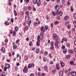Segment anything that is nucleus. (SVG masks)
I'll list each match as a JSON object with an SVG mask.
<instances>
[{
	"label": "nucleus",
	"mask_w": 76,
	"mask_h": 76,
	"mask_svg": "<svg viewBox=\"0 0 76 76\" xmlns=\"http://www.w3.org/2000/svg\"><path fill=\"white\" fill-rule=\"evenodd\" d=\"M76 72H71V75L73 76H76Z\"/></svg>",
	"instance_id": "nucleus-18"
},
{
	"label": "nucleus",
	"mask_w": 76,
	"mask_h": 76,
	"mask_svg": "<svg viewBox=\"0 0 76 76\" xmlns=\"http://www.w3.org/2000/svg\"><path fill=\"white\" fill-rule=\"evenodd\" d=\"M40 39L41 40H42L43 37H44V34L42 32H41L40 34Z\"/></svg>",
	"instance_id": "nucleus-9"
},
{
	"label": "nucleus",
	"mask_w": 76,
	"mask_h": 76,
	"mask_svg": "<svg viewBox=\"0 0 76 76\" xmlns=\"http://www.w3.org/2000/svg\"><path fill=\"white\" fill-rule=\"evenodd\" d=\"M69 19V16L68 15L65 16L64 17V20H66Z\"/></svg>",
	"instance_id": "nucleus-17"
},
{
	"label": "nucleus",
	"mask_w": 76,
	"mask_h": 76,
	"mask_svg": "<svg viewBox=\"0 0 76 76\" xmlns=\"http://www.w3.org/2000/svg\"><path fill=\"white\" fill-rule=\"evenodd\" d=\"M5 66L7 69H10V65L9 64L5 65Z\"/></svg>",
	"instance_id": "nucleus-12"
},
{
	"label": "nucleus",
	"mask_w": 76,
	"mask_h": 76,
	"mask_svg": "<svg viewBox=\"0 0 76 76\" xmlns=\"http://www.w3.org/2000/svg\"><path fill=\"white\" fill-rule=\"evenodd\" d=\"M64 63L63 62H62L61 64V66H62V67H64Z\"/></svg>",
	"instance_id": "nucleus-38"
},
{
	"label": "nucleus",
	"mask_w": 76,
	"mask_h": 76,
	"mask_svg": "<svg viewBox=\"0 0 76 76\" xmlns=\"http://www.w3.org/2000/svg\"><path fill=\"white\" fill-rule=\"evenodd\" d=\"M33 11H36V8H35L34 7H33Z\"/></svg>",
	"instance_id": "nucleus-52"
},
{
	"label": "nucleus",
	"mask_w": 76,
	"mask_h": 76,
	"mask_svg": "<svg viewBox=\"0 0 76 76\" xmlns=\"http://www.w3.org/2000/svg\"><path fill=\"white\" fill-rule=\"evenodd\" d=\"M11 22H12V23H13V22H14L13 18H12L11 19Z\"/></svg>",
	"instance_id": "nucleus-61"
},
{
	"label": "nucleus",
	"mask_w": 76,
	"mask_h": 76,
	"mask_svg": "<svg viewBox=\"0 0 76 76\" xmlns=\"http://www.w3.org/2000/svg\"><path fill=\"white\" fill-rule=\"evenodd\" d=\"M57 20H60V16H57Z\"/></svg>",
	"instance_id": "nucleus-51"
},
{
	"label": "nucleus",
	"mask_w": 76,
	"mask_h": 76,
	"mask_svg": "<svg viewBox=\"0 0 76 76\" xmlns=\"http://www.w3.org/2000/svg\"><path fill=\"white\" fill-rule=\"evenodd\" d=\"M63 71H60L59 72V76H62L63 75Z\"/></svg>",
	"instance_id": "nucleus-20"
},
{
	"label": "nucleus",
	"mask_w": 76,
	"mask_h": 76,
	"mask_svg": "<svg viewBox=\"0 0 76 76\" xmlns=\"http://www.w3.org/2000/svg\"><path fill=\"white\" fill-rule=\"evenodd\" d=\"M7 68L5 66V67L4 68V71H7Z\"/></svg>",
	"instance_id": "nucleus-41"
},
{
	"label": "nucleus",
	"mask_w": 76,
	"mask_h": 76,
	"mask_svg": "<svg viewBox=\"0 0 76 76\" xmlns=\"http://www.w3.org/2000/svg\"><path fill=\"white\" fill-rule=\"evenodd\" d=\"M25 28L26 31H28L29 29V27H28V26H26Z\"/></svg>",
	"instance_id": "nucleus-31"
},
{
	"label": "nucleus",
	"mask_w": 76,
	"mask_h": 76,
	"mask_svg": "<svg viewBox=\"0 0 76 76\" xmlns=\"http://www.w3.org/2000/svg\"><path fill=\"white\" fill-rule=\"evenodd\" d=\"M67 26H68V29H70L71 28V26H70V24Z\"/></svg>",
	"instance_id": "nucleus-53"
},
{
	"label": "nucleus",
	"mask_w": 76,
	"mask_h": 76,
	"mask_svg": "<svg viewBox=\"0 0 76 76\" xmlns=\"http://www.w3.org/2000/svg\"><path fill=\"white\" fill-rule=\"evenodd\" d=\"M70 57V55H67L66 56V58H69Z\"/></svg>",
	"instance_id": "nucleus-42"
},
{
	"label": "nucleus",
	"mask_w": 76,
	"mask_h": 76,
	"mask_svg": "<svg viewBox=\"0 0 76 76\" xmlns=\"http://www.w3.org/2000/svg\"><path fill=\"white\" fill-rule=\"evenodd\" d=\"M62 4L64 5V3H65V0H62Z\"/></svg>",
	"instance_id": "nucleus-36"
},
{
	"label": "nucleus",
	"mask_w": 76,
	"mask_h": 76,
	"mask_svg": "<svg viewBox=\"0 0 76 76\" xmlns=\"http://www.w3.org/2000/svg\"><path fill=\"white\" fill-rule=\"evenodd\" d=\"M38 76H40L41 75V72H38Z\"/></svg>",
	"instance_id": "nucleus-62"
},
{
	"label": "nucleus",
	"mask_w": 76,
	"mask_h": 76,
	"mask_svg": "<svg viewBox=\"0 0 76 76\" xmlns=\"http://www.w3.org/2000/svg\"><path fill=\"white\" fill-rule=\"evenodd\" d=\"M53 39L55 40V42H56V41H58L57 40H58V36L56 34H53Z\"/></svg>",
	"instance_id": "nucleus-4"
},
{
	"label": "nucleus",
	"mask_w": 76,
	"mask_h": 76,
	"mask_svg": "<svg viewBox=\"0 0 76 76\" xmlns=\"http://www.w3.org/2000/svg\"><path fill=\"white\" fill-rule=\"evenodd\" d=\"M41 38V37H40V36H39V35H38L37 37V41H38L39 40V38Z\"/></svg>",
	"instance_id": "nucleus-49"
},
{
	"label": "nucleus",
	"mask_w": 76,
	"mask_h": 76,
	"mask_svg": "<svg viewBox=\"0 0 76 76\" xmlns=\"http://www.w3.org/2000/svg\"><path fill=\"white\" fill-rule=\"evenodd\" d=\"M40 31L42 32L43 33L45 32V28L44 27V26H42L40 28Z\"/></svg>",
	"instance_id": "nucleus-6"
},
{
	"label": "nucleus",
	"mask_w": 76,
	"mask_h": 76,
	"mask_svg": "<svg viewBox=\"0 0 76 76\" xmlns=\"http://www.w3.org/2000/svg\"><path fill=\"white\" fill-rule=\"evenodd\" d=\"M28 72V68H27V66H25L24 67V69L23 70V72L24 73H26Z\"/></svg>",
	"instance_id": "nucleus-3"
},
{
	"label": "nucleus",
	"mask_w": 76,
	"mask_h": 76,
	"mask_svg": "<svg viewBox=\"0 0 76 76\" xmlns=\"http://www.w3.org/2000/svg\"><path fill=\"white\" fill-rule=\"evenodd\" d=\"M56 14L57 15L61 16L63 15V12L61 11L58 12L57 11Z\"/></svg>",
	"instance_id": "nucleus-7"
},
{
	"label": "nucleus",
	"mask_w": 76,
	"mask_h": 76,
	"mask_svg": "<svg viewBox=\"0 0 76 76\" xmlns=\"http://www.w3.org/2000/svg\"><path fill=\"white\" fill-rule=\"evenodd\" d=\"M73 17L74 18H75V19H76V13H75L74 14Z\"/></svg>",
	"instance_id": "nucleus-32"
},
{
	"label": "nucleus",
	"mask_w": 76,
	"mask_h": 76,
	"mask_svg": "<svg viewBox=\"0 0 76 76\" xmlns=\"http://www.w3.org/2000/svg\"><path fill=\"white\" fill-rule=\"evenodd\" d=\"M69 53H70V54H72L73 53V50L71 49H69Z\"/></svg>",
	"instance_id": "nucleus-16"
},
{
	"label": "nucleus",
	"mask_w": 76,
	"mask_h": 76,
	"mask_svg": "<svg viewBox=\"0 0 76 76\" xmlns=\"http://www.w3.org/2000/svg\"><path fill=\"white\" fill-rule=\"evenodd\" d=\"M33 3L34 4H37L38 6H40L41 4V1L39 0H34Z\"/></svg>",
	"instance_id": "nucleus-1"
},
{
	"label": "nucleus",
	"mask_w": 76,
	"mask_h": 76,
	"mask_svg": "<svg viewBox=\"0 0 76 76\" xmlns=\"http://www.w3.org/2000/svg\"><path fill=\"white\" fill-rule=\"evenodd\" d=\"M1 51L3 52H5V48L4 47H3L2 49H1Z\"/></svg>",
	"instance_id": "nucleus-19"
},
{
	"label": "nucleus",
	"mask_w": 76,
	"mask_h": 76,
	"mask_svg": "<svg viewBox=\"0 0 76 76\" xmlns=\"http://www.w3.org/2000/svg\"><path fill=\"white\" fill-rule=\"evenodd\" d=\"M45 28L46 30H48V26L47 25H46L45 26Z\"/></svg>",
	"instance_id": "nucleus-40"
},
{
	"label": "nucleus",
	"mask_w": 76,
	"mask_h": 76,
	"mask_svg": "<svg viewBox=\"0 0 76 76\" xmlns=\"http://www.w3.org/2000/svg\"><path fill=\"white\" fill-rule=\"evenodd\" d=\"M39 49H37L36 50V53H37V54H38V53H39Z\"/></svg>",
	"instance_id": "nucleus-25"
},
{
	"label": "nucleus",
	"mask_w": 76,
	"mask_h": 76,
	"mask_svg": "<svg viewBox=\"0 0 76 76\" xmlns=\"http://www.w3.org/2000/svg\"><path fill=\"white\" fill-rule=\"evenodd\" d=\"M55 9L56 10H59V6H58V5H56L55 6Z\"/></svg>",
	"instance_id": "nucleus-13"
},
{
	"label": "nucleus",
	"mask_w": 76,
	"mask_h": 76,
	"mask_svg": "<svg viewBox=\"0 0 76 76\" xmlns=\"http://www.w3.org/2000/svg\"><path fill=\"white\" fill-rule=\"evenodd\" d=\"M64 41L65 42H67V39L64 37H63L62 41H61V43H64Z\"/></svg>",
	"instance_id": "nucleus-8"
},
{
	"label": "nucleus",
	"mask_w": 76,
	"mask_h": 76,
	"mask_svg": "<svg viewBox=\"0 0 76 76\" xmlns=\"http://www.w3.org/2000/svg\"><path fill=\"white\" fill-rule=\"evenodd\" d=\"M66 46L67 47H70V44H69V43H67V44H66Z\"/></svg>",
	"instance_id": "nucleus-60"
},
{
	"label": "nucleus",
	"mask_w": 76,
	"mask_h": 76,
	"mask_svg": "<svg viewBox=\"0 0 76 76\" xmlns=\"http://www.w3.org/2000/svg\"><path fill=\"white\" fill-rule=\"evenodd\" d=\"M70 64L71 65H73V64H74V62H73V61H72L71 62H70Z\"/></svg>",
	"instance_id": "nucleus-43"
},
{
	"label": "nucleus",
	"mask_w": 76,
	"mask_h": 76,
	"mask_svg": "<svg viewBox=\"0 0 76 76\" xmlns=\"http://www.w3.org/2000/svg\"><path fill=\"white\" fill-rule=\"evenodd\" d=\"M52 14H53V16H55L56 14V13L55 12L53 11L52 12Z\"/></svg>",
	"instance_id": "nucleus-47"
},
{
	"label": "nucleus",
	"mask_w": 76,
	"mask_h": 76,
	"mask_svg": "<svg viewBox=\"0 0 76 76\" xmlns=\"http://www.w3.org/2000/svg\"><path fill=\"white\" fill-rule=\"evenodd\" d=\"M20 14L22 15H23L24 14V12L22 11L20 12Z\"/></svg>",
	"instance_id": "nucleus-58"
},
{
	"label": "nucleus",
	"mask_w": 76,
	"mask_h": 76,
	"mask_svg": "<svg viewBox=\"0 0 76 76\" xmlns=\"http://www.w3.org/2000/svg\"><path fill=\"white\" fill-rule=\"evenodd\" d=\"M23 10L24 11H26V10H27V7L26 6L24 7L23 8Z\"/></svg>",
	"instance_id": "nucleus-28"
},
{
	"label": "nucleus",
	"mask_w": 76,
	"mask_h": 76,
	"mask_svg": "<svg viewBox=\"0 0 76 76\" xmlns=\"http://www.w3.org/2000/svg\"><path fill=\"white\" fill-rule=\"evenodd\" d=\"M29 0H26V3H29Z\"/></svg>",
	"instance_id": "nucleus-59"
},
{
	"label": "nucleus",
	"mask_w": 76,
	"mask_h": 76,
	"mask_svg": "<svg viewBox=\"0 0 76 76\" xmlns=\"http://www.w3.org/2000/svg\"><path fill=\"white\" fill-rule=\"evenodd\" d=\"M33 25L34 26H38V23L37 21H34L33 23Z\"/></svg>",
	"instance_id": "nucleus-14"
},
{
	"label": "nucleus",
	"mask_w": 76,
	"mask_h": 76,
	"mask_svg": "<svg viewBox=\"0 0 76 76\" xmlns=\"http://www.w3.org/2000/svg\"><path fill=\"white\" fill-rule=\"evenodd\" d=\"M34 66H35V64H32L31 65V64H29L28 66V69H31V67H34Z\"/></svg>",
	"instance_id": "nucleus-5"
},
{
	"label": "nucleus",
	"mask_w": 76,
	"mask_h": 76,
	"mask_svg": "<svg viewBox=\"0 0 76 76\" xmlns=\"http://www.w3.org/2000/svg\"><path fill=\"white\" fill-rule=\"evenodd\" d=\"M50 49H51V50H54V45L51 46Z\"/></svg>",
	"instance_id": "nucleus-45"
},
{
	"label": "nucleus",
	"mask_w": 76,
	"mask_h": 76,
	"mask_svg": "<svg viewBox=\"0 0 76 76\" xmlns=\"http://www.w3.org/2000/svg\"><path fill=\"white\" fill-rule=\"evenodd\" d=\"M40 42H41V41H40V40H37L36 44L37 47L40 45Z\"/></svg>",
	"instance_id": "nucleus-10"
},
{
	"label": "nucleus",
	"mask_w": 76,
	"mask_h": 76,
	"mask_svg": "<svg viewBox=\"0 0 76 76\" xmlns=\"http://www.w3.org/2000/svg\"><path fill=\"white\" fill-rule=\"evenodd\" d=\"M53 44H54V42H51L50 43L51 45H53Z\"/></svg>",
	"instance_id": "nucleus-56"
},
{
	"label": "nucleus",
	"mask_w": 76,
	"mask_h": 76,
	"mask_svg": "<svg viewBox=\"0 0 76 76\" xmlns=\"http://www.w3.org/2000/svg\"><path fill=\"white\" fill-rule=\"evenodd\" d=\"M25 20L26 22H28L29 20V18L27 16L25 18Z\"/></svg>",
	"instance_id": "nucleus-22"
},
{
	"label": "nucleus",
	"mask_w": 76,
	"mask_h": 76,
	"mask_svg": "<svg viewBox=\"0 0 76 76\" xmlns=\"http://www.w3.org/2000/svg\"><path fill=\"white\" fill-rule=\"evenodd\" d=\"M13 36H15V35H16V32L15 31H13Z\"/></svg>",
	"instance_id": "nucleus-48"
},
{
	"label": "nucleus",
	"mask_w": 76,
	"mask_h": 76,
	"mask_svg": "<svg viewBox=\"0 0 76 76\" xmlns=\"http://www.w3.org/2000/svg\"><path fill=\"white\" fill-rule=\"evenodd\" d=\"M59 21H56L55 23V25H57V24H59Z\"/></svg>",
	"instance_id": "nucleus-30"
},
{
	"label": "nucleus",
	"mask_w": 76,
	"mask_h": 76,
	"mask_svg": "<svg viewBox=\"0 0 76 76\" xmlns=\"http://www.w3.org/2000/svg\"><path fill=\"white\" fill-rule=\"evenodd\" d=\"M28 59V57L27 56H25V60L26 61H27Z\"/></svg>",
	"instance_id": "nucleus-37"
},
{
	"label": "nucleus",
	"mask_w": 76,
	"mask_h": 76,
	"mask_svg": "<svg viewBox=\"0 0 76 76\" xmlns=\"http://www.w3.org/2000/svg\"><path fill=\"white\" fill-rule=\"evenodd\" d=\"M63 53L64 54H66L67 53V50H66V49H64L63 50Z\"/></svg>",
	"instance_id": "nucleus-34"
},
{
	"label": "nucleus",
	"mask_w": 76,
	"mask_h": 76,
	"mask_svg": "<svg viewBox=\"0 0 76 76\" xmlns=\"http://www.w3.org/2000/svg\"><path fill=\"white\" fill-rule=\"evenodd\" d=\"M28 9L29 11H31L32 10V7L31 6H28Z\"/></svg>",
	"instance_id": "nucleus-24"
},
{
	"label": "nucleus",
	"mask_w": 76,
	"mask_h": 76,
	"mask_svg": "<svg viewBox=\"0 0 76 76\" xmlns=\"http://www.w3.org/2000/svg\"><path fill=\"white\" fill-rule=\"evenodd\" d=\"M58 44H59V41H56V42H55L54 45L56 49H59V46L58 45Z\"/></svg>",
	"instance_id": "nucleus-2"
},
{
	"label": "nucleus",
	"mask_w": 76,
	"mask_h": 76,
	"mask_svg": "<svg viewBox=\"0 0 76 76\" xmlns=\"http://www.w3.org/2000/svg\"><path fill=\"white\" fill-rule=\"evenodd\" d=\"M5 25H9V22H8V21H6L5 22Z\"/></svg>",
	"instance_id": "nucleus-21"
},
{
	"label": "nucleus",
	"mask_w": 76,
	"mask_h": 76,
	"mask_svg": "<svg viewBox=\"0 0 76 76\" xmlns=\"http://www.w3.org/2000/svg\"><path fill=\"white\" fill-rule=\"evenodd\" d=\"M73 10H74L73 9V8L72 7H71V12H73Z\"/></svg>",
	"instance_id": "nucleus-46"
},
{
	"label": "nucleus",
	"mask_w": 76,
	"mask_h": 76,
	"mask_svg": "<svg viewBox=\"0 0 76 76\" xmlns=\"http://www.w3.org/2000/svg\"><path fill=\"white\" fill-rule=\"evenodd\" d=\"M5 75H6V73L5 72H3V74L1 76H5Z\"/></svg>",
	"instance_id": "nucleus-39"
},
{
	"label": "nucleus",
	"mask_w": 76,
	"mask_h": 76,
	"mask_svg": "<svg viewBox=\"0 0 76 76\" xmlns=\"http://www.w3.org/2000/svg\"><path fill=\"white\" fill-rule=\"evenodd\" d=\"M44 54L46 56H47V55H48V52L47 51H45Z\"/></svg>",
	"instance_id": "nucleus-50"
},
{
	"label": "nucleus",
	"mask_w": 76,
	"mask_h": 76,
	"mask_svg": "<svg viewBox=\"0 0 76 76\" xmlns=\"http://www.w3.org/2000/svg\"><path fill=\"white\" fill-rule=\"evenodd\" d=\"M14 15L15 16H17V13H16V11L15 10H14Z\"/></svg>",
	"instance_id": "nucleus-27"
},
{
	"label": "nucleus",
	"mask_w": 76,
	"mask_h": 76,
	"mask_svg": "<svg viewBox=\"0 0 76 76\" xmlns=\"http://www.w3.org/2000/svg\"><path fill=\"white\" fill-rule=\"evenodd\" d=\"M13 30H10V33L11 34H12V33H13Z\"/></svg>",
	"instance_id": "nucleus-54"
},
{
	"label": "nucleus",
	"mask_w": 76,
	"mask_h": 76,
	"mask_svg": "<svg viewBox=\"0 0 76 76\" xmlns=\"http://www.w3.org/2000/svg\"><path fill=\"white\" fill-rule=\"evenodd\" d=\"M26 41H29V37H27L26 38Z\"/></svg>",
	"instance_id": "nucleus-63"
},
{
	"label": "nucleus",
	"mask_w": 76,
	"mask_h": 76,
	"mask_svg": "<svg viewBox=\"0 0 76 76\" xmlns=\"http://www.w3.org/2000/svg\"><path fill=\"white\" fill-rule=\"evenodd\" d=\"M26 13L27 15H29V12L28 11L26 12Z\"/></svg>",
	"instance_id": "nucleus-44"
},
{
	"label": "nucleus",
	"mask_w": 76,
	"mask_h": 76,
	"mask_svg": "<svg viewBox=\"0 0 76 76\" xmlns=\"http://www.w3.org/2000/svg\"><path fill=\"white\" fill-rule=\"evenodd\" d=\"M15 30L16 31H18V27L16 26L15 27Z\"/></svg>",
	"instance_id": "nucleus-35"
},
{
	"label": "nucleus",
	"mask_w": 76,
	"mask_h": 76,
	"mask_svg": "<svg viewBox=\"0 0 76 76\" xmlns=\"http://www.w3.org/2000/svg\"><path fill=\"white\" fill-rule=\"evenodd\" d=\"M56 68L57 70H60V68H59V67H58V64H56Z\"/></svg>",
	"instance_id": "nucleus-26"
},
{
	"label": "nucleus",
	"mask_w": 76,
	"mask_h": 76,
	"mask_svg": "<svg viewBox=\"0 0 76 76\" xmlns=\"http://www.w3.org/2000/svg\"><path fill=\"white\" fill-rule=\"evenodd\" d=\"M17 47H18L16 45H14L13 46V48L14 50H16V49H17Z\"/></svg>",
	"instance_id": "nucleus-15"
},
{
	"label": "nucleus",
	"mask_w": 76,
	"mask_h": 76,
	"mask_svg": "<svg viewBox=\"0 0 76 76\" xmlns=\"http://www.w3.org/2000/svg\"><path fill=\"white\" fill-rule=\"evenodd\" d=\"M52 54H51V53H49V57H50V58H53V56H52Z\"/></svg>",
	"instance_id": "nucleus-29"
},
{
	"label": "nucleus",
	"mask_w": 76,
	"mask_h": 76,
	"mask_svg": "<svg viewBox=\"0 0 76 76\" xmlns=\"http://www.w3.org/2000/svg\"><path fill=\"white\" fill-rule=\"evenodd\" d=\"M54 63V62H53V61H51L50 62V64H53Z\"/></svg>",
	"instance_id": "nucleus-57"
},
{
	"label": "nucleus",
	"mask_w": 76,
	"mask_h": 76,
	"mask_svg": "<svg viewBox=\"0 0 76 76\" xmlns=\"http://www.w3.org/2000/svg\"><path fill=\"white\" fill-rule=\"evenodd\" d=\"M46 18L47 20H49V17H48V16H46Z\"/></svg>",
	"instance_id": "nucleus-55"
},
{
	"label": "nucleus",
	"mask_w": 76,
	"mask_h": 76,
	"mask_svg": "<svg viewBox=\"0 0 76 76\" xmlns=\"http://www.w3.org/2000/svg\"><path fill=\"white\" fill-rule=\"evenodd\" d=\"M44 69L45 71H46V72H47V71H48V67H47V66H45Z\"/></svg>",
	"instance_id": "nucleus-23"
},
{
	"label": "nucleus",
	"mask_w": 76,
	"mask_h": 76,
	"mask_svg": "<svg viewBox=\"0 0 76 76\" xmlns=\"http://www.w3.org/2000/svg\"><path fill=\"white\" fill-rule=\"evenodd\" d=\"M19 42H20V40L19 39H18L17 40H16L15 42V43L16 44L18 45H19L20 43H19Z\"/></svg>",
	"instance_id": "nucleus-11"
},
{
	"label": "nucleus",
	"mask_w": 76,
	"mask_h": 76,
	"mask_svg": "<svg viewBox=\"0 0 76 76\" xmlns=\"http://www.w3.org/2000/svg\"><path fill=\"white\" fill-rule=\"evenodd\" d=\"M30 76H34V75L33 73H31L30 75Z\"/></svg>",
	"instance_id": "nucleus-64"
},
{
	"label": "nucleus",
	"mask_w": 76,
	"mask_h": 76,
	"mask_svg": "<svg viewBox=\"0 0 76 76\" xmlns=\"http://www.w3.org/2000/svg\"><path fill=\"white\" fill-rule=\"evenodd\" d=\"M66 24V26H68V25H69V22H67L66 23H65Z\"/></svg>",
	"instance_id": "nucleus-33"
}]
</instances>
